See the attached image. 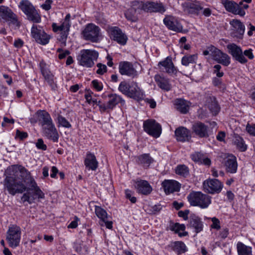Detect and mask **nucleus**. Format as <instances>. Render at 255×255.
Instances as JSON below:
<instances>
[{
    "mask_svg": "<svg viewBox=\"0 0 255 255\" xmlns=\"http://www.w3.org/2000/svg\"><path fill=\"white\" fill-rule=\"evenodd\" d=\"M136 162L141 165L144 168H148L153 161V159L150 156L149 154H143L136 157Z\"/></svg>",
    "mask_w": 255,
    "mask_h": 255,
    "instance_id": "obj_32",
    "label": "nucleus"
},
{
    "mask_svg": "<svg viewBox=\"0 0 255 255\" xmlns=\"http://www.w3.org/2000/svg\"><path fill=\"white\" fill-rule=\"evenodd\" d=\"M75 220L71 222V223L68 226V228L74 229L77 227V226H78L77 222L79 220V219L77 217H75Z\"/></svg>",
    "mask_w": 255,
    "mask_h": 255,
    "instance_id": "obj_61",
    "label": "nucleus"
},
{
    "mask_svg": "<svg viewBox=\"0 0 255 255\" xmlns=\"http://www.w3.org/2000/svg\"><path fill=\"white\" fill-rule=\"evenodd\" d=\"M109 37L119 44L124 45L128 40V37L118 26H108L107 29Z\"/></svg>",
    "mask_w": 255,
    "mask_h": 255,
    "instance_id": "obj_8",
    "label": "nucleus"
},
{
    "mask_svg": "<svg viewBox=\"0 0 255 255\" xmlns=\"http://www.w3.org/2000/svg\"><path fill=\"white\" fill-rule=\"evenodd\" d=\"M109 100L107 104H102L100 101H99L98 104L101 112H104L107 110L113 109L122 100V98L117 94H111L109 96Z\"/></svg>",
    "mask_w": 255,
    "mask_h": 255,
    "instance_id": "obj_15",
    "label": "nucleus"
},
{
    "mask_svg": "<svg viewBox=\"0 0 255 255\" xmlns=\"http://www.w3.org/2000/svg\"><path fill=\"white\" fill-rule=\"evenodd\" d=\"M243 1L242 0L239 3H237L235 1L225 0H223L222 3L228 11L236 15L244 16L246 14V12L243 9L242 7L244 4Z\"/></svg>",
    "mask_w": 255,
    "mask_h": 255,
    "instance_id": "obj_11",
    "label": "nucleus"
},
{
    "mask_svg": "<svg viewBox=\"0 0 255 255\" xmlns=\"http://www.w3.org/2000/svg\"><path fill=\"white\" fill-rule=\"evenodd\" d=\"M233 142L237 148L241 151H245L247 149V145L240 136L235 134L233 138Z\"/></svg>",
    "mask_w": 255,
    "mask_h": 255,
    "instance_id": "obj_37",
    "label": "nucleus"
},
{
    "mask_svg": "<svg viewBox=\"0 0 255 255\" xmlns=\"http://www.w3.org/2000/svg\"><path fill=\"white\" fill-rule=\"evenodd\" d=\"M43 133L47 138L52 140L53 142H57L58 140L59 134L55 126L46 129L43 131Z\"/></svg>",
    "mask_w": 255,
    "mask_h": 255,
    "instance_id": "obj_34",
    "label": "nucleus"
},
{
    "mask_svg": "<svg viewBox=\"0 0 255 255\" xmlns=\"http://www.w3.org/2000/svg\"><path fill=\"white\" fill-rule=\"evenodd\" d=\"M225 155V166L227 172L231 173L236 172L238 167V163L236 156L233 154Z\"/></svg>",
    "mask_w": 255,
    "mask_h": 255,
    "instance_id": "obj_20",
    "label": "nucleus"
},
{
    "mask_svg": "<svg viewBox=\"0 0 255 255\" xmlns=\"http://www.w3.org/2000/svg\"><path fill=\"white\" fill-rule=\"evenodd\" d=\"M175 135L178 141L184 142L188 141L191 138L190 131L183 127H180L176 129Z\"/></svg>",
    "mask_w": 255,
    "mask_h": 255,
    "instance_id": "obj_25",
    "label": "nucleus"
},
{
    "mask_svg": "<svg viewBox=\"0 0 255 255\" xmlns=\"http://www.w3.org/2000/svg\"><path fill=\"white\" fill-rule=\"evenodd\" d=\"M155 80L156 82L157 85L162 89L165 91H169L170 90V85L167 79L162 77L159 75H156L155 76Z\"/></svg>",
    "mask_w": 255,
    "mask_h": 255,
    "instance_id": "obj_35",
    "label": "nucleus"
},
{
    "mask_svg": "<svg viewBox=\"0 0 255 255\" xmlns=\"http://www.w3.org/2000/svg\"><path fill=\"white\" fill-rule=\"evenodd\" d=\"M31 35L36 41L42 45H45L49 42L51 37L47 34L41 27L33 24L31 28Z\"/></svg>",
    "mask_w": 255,
    "mask_h": 255,
    "instance_id": "obj_12",
    "label": "nucleus"
},
{
    "mask_svg": "<svg viewBox=\"0 0 255 255\" xmlns=\"http://www.w3.org/2000/svg\"><path fill=\"white\" fill-rule=\"evenodd\" d=\"M175 108L182 114H186L189 109L190 103L183 99H176L175 101Z\"/></svg>",
    "mask_w": 255,
    "mask_h": 255,
    "instance_id": "obj_31",
    "label": "nucleus"
},
{
    "mask_svg": "<svg viewBox=\"0 0 255 255\" xmlns=\"http://www.w3.org/2000/svg\"><path fill=\"white\" fill-rule=\"evenodd\" d=\"M71 15L68 13L66 15L64 21L62 22L60 25H57L56 23H54L52 25L53 30L55 32L60 31V37L58 39L61 41L62 43H65L68 35L70 30L71 24L70 23V19Z\"/></svg>",
    "mask_w": 255,
    "mask_h": 255,
    "instance_id": "obj_6",
    "label": "nucleus"
},
{
    "mask_svg": "<svg viewBox=\"0 0 255 255\" xmlns=\"http://www.w3.org/2000/svg\"><path fill=\"white\" fill-rule=\"evenodd\" d=\"M57 120L59 126H61L66 128H70L71 127V125L70 123L62 116L58 115Z\"/></svg>",
    "mask_w": 255,
    "mask_h": 255,
    "instance_id": "obj_46",
    "label": "nucleus"
},
{
    "mask_svg": "<svg viewBox=\"0 0 255 255\" xmlns=\"http://www.w3.org/2000/svg\"><path fill=\"white\" fill-rule=\"evenodd\" d=\"M163 22L169 29L176 32L182 31V25L173 17L169 16H166L163 19Z\"/></svg>",
    "mask_w": 255,
    "mask_h": 255,
    "instance_id": "obj_23",
    "label": "nucleus"
},
{
    "mask_svg": "<svg viewBox=\"0 0 255 255\" xmlns=\"http://www.w3.org/2000/svg\"><path fill=\"white\" fill-rule=\"evenodd\" d=\"M175 173L179 175L186 177L189 174V169L185 165H179L175 169Z\"/></svg>",
    "mask_w": 255,
    "mask_h": 255,
    "instance_id": "obj_42",
    "label": "nucleus"
},
{
    "mask_svg": "<svg viewBox=\"0 0 255 255\" xmlns=\"http://www.w3.org/2000/svg\"><path fill=\"white\" fill-rule=\"evenodd\" d=\"M208 107L211 112L214 115H217L220 109V108L214 97H210L209 99Z\"/></svg>",
    "mask_w": 255,
    "mask_h": 255,
    "instance_id": "obj_36",
    "label": "nucleus"
},
{
    "mask_svg": "<svg viewBox=\"0 0 255 255\" xmlns=\"http://www.w3.org/2000/svg\"><path fill=\"white\" fill-rule=\"evenodd\" d=\"M191 157L192 159L195 162H202V158L204 157V154L200 152H197L192 154Z\"/></svg>",
    "mask_w": 255,
    "mask_h": 255,
    "instance_id": "obj_47",
    "label": "nucleus"
},
{
    "mask_svg": "<svg viewBox=\"0 0 255 255\" xmlns=\"http://www.w3.org/2000/svg\"><path fill=\"white\" fill-rule=\"evenodd\" d=\"M21 237L20 228L17 226L9 227L6 233V240L9 246L15 248L19 245Z\"/></svg>",
    "mask_w": 255,
    "mask_h": 255,
    "instance_id": "obj_7",
    "label": "nucleus"
},
{
    "mask_svg": "<svg viewBox=\"0 0 255 255\" xmlns=\"http://www.w3.org/2000/svg\"><path fill=\"white\" fill-rule=\"evenodd\" d=\"M189 213V210H185L184 211H180L178 212V215L180 217H182L184 220H186L188 219V215Z\"/></svg>",
    "mask_w": 255,
    "mask_h": 255,
    "instance_id": "obj_60",
    "label": "nucleus"
},
{
    "mask_svg": "<svg viewBox=\"0 0 255 255\" xmlns=\"http://www.w3.org/2000/svg\"><path fill=\"white\" fill-rule=\"evenodd\" d=\"M84 163L86 167L89 170L95 171L98 166V162L96 156L93 153L88 152L84 160Z\"/></svg>",
    "mask_w": 255,
    "mask_h": 255,
    "instance_id": "obj_26",
    "label": "nucleus"
},
{
    "mask_svg": "<svg viewBox=\"0 0 255 255\" xmlns=\"http://www.w3.org/2000/svg\"><path fill=\"white\" fill-rule=\"evenodd\" d=\"M36 146L37 148L43 150H46L47 146L44 143L43 140L41 138H39L36 143Z\"/></svg>",
    "mask_w": 255,
    "mask_h": 255,
    "instance_id": "obj_51",
    "label": "nucleus"
},
{
    "mask_svg": "<svg viewBox=\"0 0 255 255\" xmlns=\"http://www.w3.org/2000/svg\"><path fill=\"white\" fill-rule=\"evenodd\" d=\"M237 248L239 255H252V248L241 242L237 244Z\"/></svg>",
    "mask_w": 255,
    "mask_h": 255,
    "instance_id": "obj_38",
    "label": "nucleus"
},
{
    "mask_svg": "<svg viewBox=\"0 0 255 255\" xmlns=\"http://www.w3.org/2000/svg\"><path fill=\"white\" fill-rule=\"evenodd\" d=\"M28 136L27 133L24 131H20L17 129L16 131V137H18L20 139L23 140L26 138Z\"/></svg>",
    "mask_w": 255,
    "mask_h": 255,
    "instance_id": "obj_54",
    "label": "nucleus"
},
{
    "mask_svg": "<svg viewBox=\"0 0 255 255\" xmlns=\"http://www.w3.org/2000/svg\"><path fill=\"white\" fill-rule=\"evenodd\" d=\"M158 67L162 71L168 73H173L175 71V67L170 58L167 57L164 60L158 63Z\"/></svg>",
    "mask_w": 255,
    "mask_h": 255,
    "instance_id": "obj_27",
    "label": "nucleus"
},
{
    "mask_svg": "<svg viewBox=\"0 0 255 255\" xmlns=\"http://www.w3.org/2000/svg\"><path fill=\"white\" fill-rule=\"evenodd\" d=\"M5 175L4 186L10 194L14 195L16 193L27 191L21 198L23 203L27 202L31 204L36 198H44V194L37 186L30 173L24 167L12 165L7 168Z\"/></svg>",
    "mask_w": 255,
    "mask_h": 255,
    "instance_id": "obj_1",
    "label": "nucleus"
},
{
    "mask_svg": "<svg viewBox=\"0 0 255 255\" xmlns=\"http://www.w3.org/2000/svg\"><path fill=\"white\" fill-rule=\"evenodd\" d=\"M216 47L213 45H210L207 47L206 49L203 51V55L205 56L210 54L212 57H213L214 51H215Z\"/></svg>",
    "mask_w": 255,
    "mask_h": 255,
    "instance_id": "obj_48",
    "label": "nucleus"
},
{
    "mask_svg": "<svg viewBox=\"0 0 255 255\" xmlns=\"http://www.w3.org/2000/svg\"><path fill=\"white\" fill-rule=\"evenodd\" d=\"M173 250L177 254L180 255L186 251V246L182 242H175L174 243Z\"/></svg>",
    "mask_w": 255,
    "mask_h": 255,
    "instance_id": "obj_41",
    "label": "nucleus"
},
{
    "mask_svg": "<svg viewBox=\"0 0 255 255\" xmlns=\"http://www.w3.org/2000/svg\"><path fill=\"white\" fill-rule=\"evenodd\" d=\"M119 72L122 75H126L132 78L137 75V72L133 67L132 64L127 61L120 63Z\"/></svg>",
    "mask_w": 255,
    "mask_h": 255,
    "instance_id": "obj_17",
    "label": "nucleus"
},
{
    "mask_svg": "<svg viewBox=\"0 0 255 255\" xmlns=\"http://www.w3.org/2000/svg\"><path fill=\"white\" fill-rule=\"evenodd\" d=\"M252 49H249L248 50H246L243 52V55L247 57L249 59L252 60L254 58V56L252 52Z\"/></svg>",
    "mask_w": 255,
    "mask_h": 255,
    "instance_id": "obj_59",
    "label": "nucleus"
},
{
    "mask_svg": "<svg viewBox=\"0 0 255 255\" xmlns=\"http://www.w3.org/2000/svg\"><path fill=\"white\" fill-rule=\"evenodd\" d=\"M21 10L26 14L27 19L33 22L39 23L41 16L34 6L27 0H22L19 5Z\"/></svg>",
    "mask_w": 255,
    "mask_h": 255,
    "instance_id": "obj_4",
    "label": "nucleus"
},
{
    "mask_svg": "<svg viewBox=\"0 0 255 255\" xmlns=\"http://www.w3.org/2000/svg\"><path fill=\"white\" fill-rule=\"evenodd\" d=\"M187 199L191 206H199L202 209L207 208L211 203V197L201 192H191L188 195Z\"/></svg>",
    "mask_w": 255,
    "mask_h": 255,
    "instance_id": "obj_3",
    "label": "nucleus"
},
{
    "mask_svg": "<svg viewBox=\"0 0 255 255\" xmlns=\"http://www.w3.org/2000/svg\"><path fill=\"white\" fill-rule=\"evenodd\" d=\"M119 90L123 94L136 101L143 99L144 96V92L136 82H132L128 84L126 81H122L119 85Z\"/></svg>",
    "mask_w": 255,
    "mask_h": 255,
    "instance_id": "obj_2",
    "label": "nucleus"
},
{
    "mask_svg": "<svg viewBox=\"0 0 255 255\" xmlns=\"http://www.w3.org/2000/svg\"><path fill=\"white\" fill-rule=\"evenodd\" d=\"M13 45L16 48H19L23 46V42L21 39H18L15 40Z\"/></svg>",
    "mask_w": 255,
    "mask_h": 255,
    "instance_id": "obj_62",
    "label": "nucleus"
},
{
    "mask_svg": "<svg viewBox=\"0 0 255 255\" xmlns=\"http://www.w3.org/2000/svg\"><path fill=\"white\" fill-rule=\"evenodd\" d=\"M232 25L231 36L234 38L242 39L245 32V27L243 23L238 19H233L230 21Z\"/></svg>",
    "mask_w": 255,
    "mask_h": 255,
    "instance_id": "obj_16",
    "label": "nucleus"
},
{
    "mask_svg": "<svg viewBox=\"0 0 255 255\" xmlns=\"http://www.w3.org/2000/svg\"><path fill=\"white\" fill-rule=\"evenodd\" d=\"M189 226L194 229L196 233L200 232L203 230V224L201 219L193 214L190 216Z\"/></svg>",
    "mask_w": 255,
    "mask_h": 255,
    "instance_id": "obj_29",
    "label": "nucleus"
},
{
    "mask_svg": "<svg viewBox=\"0 0 255 255\" xmlns=\"http://www.w3.org/2000/svg\"><path fill=\"white\" fill-rule=\"evenodd\" d=\"M197 59L196 55L185 56L182 58V64L185 66H188L190 63H195Z\"/></svg>",
    "mask_w": 255,
    "mask_h": 255,
    "instance_id": "obj_44",
    "label": "nucleus"
},
{
    "mask_svg": "<svg viewBox=\"0 0 255 255\" xmlns=\"http://www.w3.org/2000/svg\"><path fill=\"white\" fill-rule=\"evenodd\" d=\"M100 28L97 25L93 24H88L83 31V34L86 40H90L93 42L99 41Z\"/></svg>",
    "mask_w": 255,
    "mask_h": 255,
    "instance_id": "obj_9",
    "label": "nucleus"
},
{
    "mask_svg": "<svg viewBox=\"0 0 255 255\" xmlns=\"http://www.w3.org/2000/svg\"><path fill=\"white\" fill-rule=\"evenodd\" d=\"M97 67L98 68L97 70V73L100 75H103L104 73L107 71V66L101 63L97 64Z\"/></svg>",
    "mask_w": 255,
    "mask_h": 255,
    "instance_id": "obj_52",
    "label": "nucleus"
},
{
    "mask_svg": "<svg viewBox=\"0 0 255 255\" xmlns=\"http://www.w3.org/2000/svg\"><path fill=\"white\" fill-rule=\"evenodd\" d=\"M227 48L228 52L236 61L241 64H245L248 62V60L244 56L243 52L240 46L235 43H232L227 45Z\"/></svg>",
    "mask_w": 255,
    "mask_h": 255,
    "instance_id": "obj_14",
    "label": "nucleus"
},
{
    "mask_svg": "<svg viewBox=\"0 0 255 255\" xmlns=\"http://www.w3.org/2000/svg\"><path fill=\"white\" fill-rule=\"evenodd\" d=\"M162 185L166 194L178 191L180 188L179 183L175 180H164Z\"/></svg>",
    "mask_w": 255,
    "mask_h": 255,
    "instance_id": "obj_24",
    "label": "nucleus"
},
{
    "mask_svg": "<svg viewBox=\"0 0 255 255\" xmlns=\"http://www.w3.org/2000/svg\"><path fill=\"white\" fill-rule=\"evenodd\" d=\"M41 73L45 80L47 82L53 90L56 88V85L54 83V75L51 73L49 70L46 67V63L43 61L39 64Z\"/></svg>",
    "mask_w": 255,
    "mask_h": 255,
    "instance_id": "obj_19",
    "label": "nucleus"
},
{
    "mask_svg": "<svg viewBox=\"0 0 255 255\" xmlns=\"http://www.w3.org/2000/svg\"><path fill=\"white\" fill-rule=\"evenodd\" d=\"M143 128L145 131L154 137H158L161 132L160 125L154 120H148L144 122Z\"/></svg>",
    "mask_w": 255,
    "mask_h": 255,
    "instance_id": "obj_10",
    "label": "nucleus"
},
{
    "mask_svg": "<svg viewBox=\"0 0 255 255\" xmlns=\"http://www.w3.org/2000/svg\"><path fill=\"white\" fill-rule=\"evenodd\" d=\"M213 59L225 66H228L231 63L230 57L217 48L214 51Z\"/></svg>",
    "mask_w": 255,
    "mask_h": 255,
    "instance_id": "obj_21",
    "label": "nucleus"
},
{
    "mask_svg": "<svg viewBox=\"0 0 255 255\" xmlns=\"http://www.w3.org/2000/svg\"><path fill=\"white\" fill-rule=\"evenodd\" d=\"M185 229V226L184 224H180L179 223H172L170 225V230L174 231L176 233H178L179 236H184L187 235V232H184L183 234L180 233L179 231H183Z\"/></svg>",
    "mask_w": 255,
    "mask_h": 255,
    "instance_id": "obj_39",
    "label": "nucleus"
},
{
    "mask_svg": "<svg viewBox=\"0 0 255 255\" xmlns=\"http://www.w3.org/2000/svg\"><path fill=\"white\" fill-rule=\"evenodd\" d=\"M246 130L250 134L255 136V125L250 126L248 124L246 127Z\"/></svg>",
    "mask_w": 255,
    "mask_h": 255,
    "instance_id": "obj_57",
    "label": "nucleus"
},
{
    "mask_svg": "<svg viewBox=\"0 0 255 255\" xmlns=\"http://www.w3.org/2000/svg\"><path fill=\"white\" fill-rule=\"evenodd\" d=\"M142 9L147 12H163L165 9L161 3L154 2L142 3L140 5Z\"/></svg>",
    "mask_w": 255,
    "mask_h": 255,
    "instance_id": "obj_22",
    "label": "nucleus"
},
{
    "mask_svg": "<svg viewBox=\"0 0 255 255\" xmlns=\"http://www.w3.org/2000/svg\"><path fill=\"white\" fill-rule=\"evenodd\" d=\"M214 69L213 73L216 75L217 77L220 78L223 76L224 72L221 71V66L220 65H215L214 66Z\"/></svg>",
    "mask_w": 255,
    "mask_h": 255,
    "instance_id": "obj_49",
    "label": "nucleus"
},
{
    "mask_svg": "<svg viewBox=\"0 0 255 255\" xmlns=\"http://www.w3.org/2000/svg\"><path fill=\"white\" fill-rule=\"evenodd\" d=\"M184 5L186 10L191 13H198L202 9L200 3L198 1H187L184 3Z\"/></svg>",
    "mask_w": 255,
    "mask_h": 255,
    "instance_id": "obj_33",
    "label": "nucleus"
},
{
    "mask_svg": "<svg viewBox=\"0 0 255 255\" xmlns=\"http://www.w3.org/2000/svg\"><path fill=\"white\" fill-rule=\"evenodd\" d=\"M99 53L95 50L83 49L80 51L78 56L80 64L86 67H92L94 65V61H96Z\"/></svg>",
    "mask_w": 255,
    "mask_h": 255,
    "instance_id": "obj_5",
    "label": "nucleus"
},
{
    "mask_svg": "<svg viewBox=\"0 0 255 255\" xmlns=\"http://www.w3.org/2000/svg\"><path fill=\"white\" fill-rule=\"evenodd\" d=\"M204 190L210 194L219 193L223 188V184L218 179H208L204 181Z\"/></svg>",
    "mask_w": 255,
    "mask_h": 255,
    "instance_id": "obj_13",
    "label": "nucleus"
},
{
    "mask_svg": "<svg viewBox=\"0 0 255 255\" xmlns=\"http://www.w3.org/2000/svg\"><path fill=\"white\" fill-rule=\"evenodd\" d=\"M193 132L200 138L209 137L208 127L201 122L195 123L192 127Z\"/></svg>",
    "mask_w": 255,
    "mask_h": 255,
    "instance_id": "obj_18",
    "label": "nucleus"
},
{
    "mask_svg": "<svg viewBox=\"0 0 255 255\" xmlns=\"http://www.w3.org/2000/svg\"><path fill=\"white\" fill-rule=\"evenodd\" d=\"M228 234H229L228 229L227 228H225V229H223L221 231L220 236L222 239H225L228 236Z\"/></svg>",
    "mask_w": 255,
    "mask_h": 255,
    "instance_id": "obj_63",
    "label": "nucleus"
},
{
    "mask_svg": "<svg viewBox=\"0 0 255 255\" xmlns=\"http://www.w3.org/2000/svg\"><path fill=\"white\" fill-rule=\"evenodd\" d=\"M57 52L59 53L58 57L60 59L65 58L67 55L70 54V51L67 50H63L62 48H58Z\"/></svg>",
    "mask_w": 255,
    "mask_h": 255,
    "instance_id": "obj_50",
    "label": "nucleus"
},
{
    "mask_svg": "<svg viewBox=\"0 0 255 255\" xmlns=\"http://www.w3.org/2000/svg\"><path fill=\"white\" fill-rule=\"evenodd\" d=\"M41 122L42 126L44 124H48L50 122L52 121V119L50 115L46 112L43 111L40 115Z\"/></svg>",
    "mask_w": 255,
    "mask_h": 255,
    "instance_id": "obj_45",
    "label": "nucleus"
},
{
    "mask_svg": "<svg viewBox=\"0 0 255 255\" xmlns=\"http://www.w3.org/2000/svg\"><path fill=\"white\" fill-rule=\"evenodd\" d=\"M136 9L134 7H131L126 11L125 15L128 20L132 22H136L138 17L136 15Z\"/></svg>",
    "mask_w": 255,
    "mask_h": 255,
    "instance_id": "obj_40",
    "label": "nucleus"
},
{
    "mask_svg": "<svg viewBox=\"0 0 255 255\" xmlns=\"http://www.w3.org/2000/svg\"><path fill=\"white\" fill-rule=\"evenodd\" d=\"M0 16H1L3 19L6 21H10L14 24L17 23V19L15 14L7 7H4Z\"/></svg>",
    "mask_w": 255,
    "mask_h": 255,
    "instance_id": "obj_30",
    "label": "nucleus"
},
{
    "mask_svg": "<svg viewBox=\"0 0 255 255\" xmlns=\"http://www.w3.org/2000/svg\"><path fill=\"white\" fill-rule=\"evenodd\" d=\"M52 2V0H46L45 2L41 5V7L45 10H48L51 8V4Z\"/></svg>",
    "mask_w": 255,
    "mask_h": 255,
    "instance_id": "obj_56",
    "label": "nucleus"
},
{
    "mask_svg": "<svg viewBox=\"0 0 255 255\" xmlns=\"http://www.w3.org/2000/svg\"><path fill=\"white\" fill-rule=\"evenodd\" d=\"M92 83L93 87L98 91H100L103 89L102 85L97 80H93Z\"/></svg>",
    "mask_w": 255,
    "mask_h": 255,
    "instance_id": "obj_58",
    "label": "nucleus"
},
{
    "mask_svg": "<svg viewBox=\"0 0 255 255\" xmlns=\"http://www.w3.org/2000/svg\"><path fill=\"white\" fill-rule=\"evenodd\" d=\"M126 198L128 199L132 203H135L136 201V198L135 197L131 196V192L129 190H126Z\"/></svg>",
    "mask_w": 255,
    "mask_h": 255,
    "instance_id": "obj_55",
    "label": "nucleus"
},
{
    "mask_svg": "<svg viewBox=\"0 0 255 255\" xmlns=\"http://www.w3.org/2000/svg\"><path fill=\"white\" fill-rule=\"evenodd\" d=\"M213 224L211 225V227L213 229H216L217 230H219L220 229V221L216 217H213L211 219Z\"/></svg>",
    "mask_w": 255,
    "mask_h": 255,
    "instance_id": "obj_53",
    "label": "nucleus"
},
{
    "mask_svg": "<svg viewBox=\"0 0 255 255\" xmlns=\"http://www.w3.org/2000/svg\"><path fill=\"white\" fill-rule=\"evenodd\" d=\"M225 137V133L223 131H220L217 135V139L220 141H222L224 140Z\"/></svg>",
    "mask_w": 255,
    "mask_h": 255,
    "instance_id": "obj_64",
    "label": "nucleus"
},
{
    "mask_svg": "<svg viewBox=\"0 0 255 255\" xmlns=\"http://www.w3.org/2000/svg\"><path fill=\"white\" fill-rule=\"evenodd\" d=\"M136 183L138 192L143 195H147L151 192L152 188L147 181L140 180L136 182Z\"/></svg>",
    "mask_w": 255,
    "mask_h": 255,
    "instance_id": "obj_28",
    "label": "nucleus"
},
{
    "mask_svg": "<svg viewBox=\"0 0 255 255\" xmlns=\"http://www.w3.org/2000/svg\"><path fill=\"white\" fill-rule=\"evenodd\" d=\"M95 213L96 215L101 221H105L108 219L107 213L106 211L99 206L95 207Z\"/></svg>",
    "mask_w": 255,
    "mask_h": 255,
    "instance_id": "obj_43",
    "label": "nucleus"
}]
</instances>
